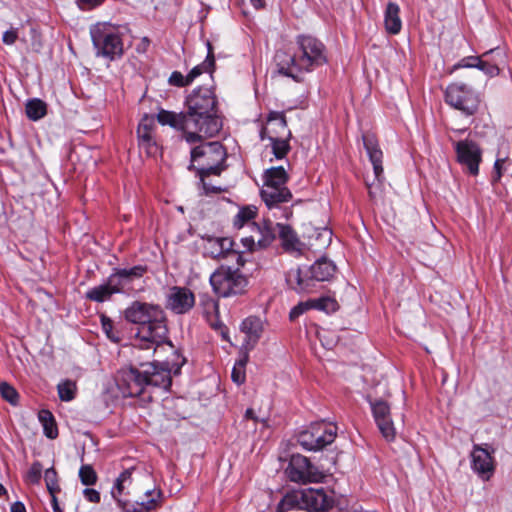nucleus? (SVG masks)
<instances>
[{
	"instance_id": "f257e3e1",
	"label": "nucleus",
	"mask_w": 512,
	"mask_h": 512,
	"mask_svg": "<svg viewBox=\"0 0 512 512\" xmlns=\"http://www.w3.org/2000/svg\"><path fill=\"white\" fill-rule=\"evenodd\" d=\"M275 62L281 75L302 82L305 74L327 64V49L318 38L301 34L295 38L293 52L277 51Z\"/></svg>"
},
{
	"instance_id": "f03ea898",
	"label": "nucleus",
	"mask_w": 512,
	"mask_h": 512,
	"mask_svg": "<svg viewBox=\"0 0 512 512\" xmlns=\"http://www.w3.org/2000/svg\"><path fill=\"white\" fill-rule=\"evenodd\" d=\"M125 319L138 325L136 339L139 349H153L162 344L173 347L168 337L167 318L157 304L133 301L124 311Z\"/></svg>"
},
{
	"instance_id": "7ed1b4c3",
	"label": "nucleus",
	"mask_w": 512,
	"mask_h": 512,
	"mask_svg": "<svg viewBox=\"0 0 512 512\" xmlns=\"http://www.w3.org/2000/svg\"><path fill=\"white\" fill-rule=\"evenodd\" d=\"M185 108L189 125L198 133L200 141L204 137H213L222 129L218 100L210 87H197L185 99Z\"/></svg>"
},
{
	"instance_id": "20e7f679",
	"label": "nucleus",
	"mask_w": 512,
	"mask_h": 512,
	"mask_svg": "<svg viewBox=\"0 0 512 512\" xmlns=\"http://www.w3.org/2000/svg\"><path fill=\"white\" fill-rule=\"evenodd\" d=\"M263 186L260 190V196L266 207L270 211H275L273 216L276 218L289 219L292 214V208L283 206L290 202L293 195L286 186L289 175L283 166L271 167L264 171L262 175Z\"/></svg>"
},
{
	"instance_id": "39448f33",
	"label": "nucleus",
	"mask_w": 512,
	"mask_h": 512,
	"mask_svg": "<svg viewBox=\"0 0 512 512\" xmlns=\"http://www.w3.org/2000/svg\"><path fill=\"white\" fill-rule=\"evenodd\" d=\"M141 474L138 466L125 468L116 478L111 489V496L117 502L122 512H153L162 506V491L160 489H148L144 492L148 498L146 501L131 502L125 499L129 495V488L133 482V475Z\"/></svg>"
},
{
	"instance_id": "423d86ee",
	"label": "nucleus",
	"mask_w": 512,
	"mask_h": 512,
	"mask_svg": "<svg viewBox=\"0 0 512 512\" xmlns=\"http://www.w3.org/2000/svg\"><path fill=\"white\" fill-rule=\"evenodd\" d=\"M226 148L218 141L205 142L191 150L189 170H195L198 177L220 176L227 168Z\"/></svg>"
},
{
	"instance_id": "0eeeda50",
	"label": "nucleus",
	"mask_w": 512,
	"mask_h": 512,
	"mask_svg": "<svg viewBox=\"0 0 512 512\" xmlns=\"http://www.w3.org/2000/svg\"><path fill=\"white\" fill-rule=\"evenodd\" d=\"M96 56L113 61L124 53L122 34L118 26L109 22H98L90 28Z\"/></svg>"
},
{
	"instance_id": "6e6552de",
	"label": "nucleus",
	"mask_w": 512,
	"mask_h": 512,
	"mask_svg": "<svg viewBox=\"0 0 512 512\" xmlns=\"http://www.w3.org/2000/svg\"><path fill=\"white\" fill-rule=\"evenodd\" d=\"M335 264L325 258L317 260L305 272L300 268L291 269L287 273L288 284L297 292H311L315 282L328 281L335 273Z\"/></svg>"
},
{
	"instance_id": "1a4fd4ad",
	"label": "nucleus",
	"mask_w": 512,
	"mask_h": 512,
	"mask_svg": "<svg viewBox=\"0 0 512 512\" xmlns=\"http://www.w3.org/2000/svg\"><path fill=\"white\" fill-rule=\"evenodd\" d=\"M290 137L291 131L288 129L284 113L270 112L266 126L260 131V138L271 142L272 153L277 159H283L290 151Z\"/></svg>"
},
{
	"instance_id": "9d476101",
	"label": "nucleus",
	"mask_w": 512,
	"mask_h": 512,
	"mask_svg": "<svg viewBox=\"0 0 512 512\" xmlns=\"http://www.w3.org/2000/svg\"><path fill=\"white\" fill-rule=\"evenodd\" d=\"M174 356L176 359L172 363L168 361L139 363V367L144 369L147 387L161 388L164 391H169L172 385V374L175 376L179 375L182 366L186 363V358L178 351L174 352Z\"/></svg>"
},
{
	"instance_id": "9b49d317",
	"label": "nucleus",
	"mask_w": 512,
	"mask_h": 512,
	"mask_svg": "<svg viewBox=\"0 0 512 512\" xmlns=\"http://www.w3.org/2000/svg\"><path fill=\"white\" fill-rule=\"evenodd\" d=\"M447 105L458 110L464 116H474L480 107V94L471 85L463 82L450 83L444 91Z\"/></svg>"
},
{
	"instance_id": "f8f14e48",
	"label": "nucleus",
	"mask_w": 512,
	"mask_h": 512,
	"mask_svg": "<svg viewBox=\"0 0 512 512\" xmlns=\"http://www.w3.org/2000/svg\"><path fill=\"white\" fill-rule=\"evenodd\" d=\"M210 284L219 297H230L242 294L248 281L238 269L220 266L211 274Z\"/></svg>"
},
{
	"instance_id": "ddd939ff",
	"label": "nucleus",
	"mask_w": 512,
	"mask_h": 512,
	"mask_svg": "<svg viewBox=\"0 0 512 512\" xmlns=\"http://www.w3.org/2000/svg\"><path fill=\"white\" fill-rule=\"evenodd\" d=\"M337 435V427L325 422L312 423L299 432L297 442L308 451H318L331 444Z\"/></svg>"
},
{
	"instance_id": "4468645a",
	"label": "nucleus",
	"mask_w": 512,
	"mask_h": 512,
	"mask_svg": "<svg viewBox=\"0 0 512 512\" xmlns=\"http://www.w3.org/2000/svg\"><path fill=\"white\" fill-rule=\"evenodd\" d=\"M117 387L123 397L141 396L148 388L144 369L133 365L121 369L117 376Z\"/></svg>"
},
{
	"instance_id": "2eb2a0df",
	"label": "nucleus",
	"mask_w": 512,
	"mask_h": 512,
	"mask_svg": "<svg viewBox=\"0 0 512 512\" xmlns=\"http://www.w3.org/2000/svg\"><path fill=\"white\" fill-rule=\"evenodd\" d=\"M285 472L290 481L296 483L320 482L324 478V474L307 457L300 454L291 456Z\"/></svg>"
},
{
	"instance_id": "dca6fc26",
	"label": "nucleus",
	"mask_w": 512,
	"mask_h": 512,
	"mask_svg": "<svg viewBox=\"0 0 512 512\" xmlns=\"http://www.w3.org/2000/svg\"><path fill=\"white\" fill-rule=\"evenodd\" d=\"M457 162L464 167L465 171L472 175L479 174V165L482 162V149L472 139H464L453 142Z\"/></svg>"
},
{
	"instance_id": "f3484780",
	"label": "nucleus",
	"mask_w": 512,
	"mask_h": 512,
	"mask_svg": "<svg viewBox=\"0 0 512 512\" xmlns=\"http://www.w3.org/2000/svg\"><path fill=\"white\" fill-rule=\"evenodd\" d=\"M495 449L490 444H474L470 457L471 469L483 481H489L495 473Z\"/></svg>"
},
{
	"instance_id": "a211bd4d",
	"label": "nucleus",
	"mask_w": 512,
	"mask_h": 512,
	"mask_svg": "<svg viewBox=\"0 0 512 512\" xmlns=\"http://www.w3.org/2000/svg\"><path fill=\"white\" fill-rule=\"evenodd\" d=\"M185 112H174L160 109L156 114V119L162 126H170L171 128L181 131L182 137L189 144L200 142L198 133L189 125V118Z\"/></svg>"
},
{
	"instance_id": "6ab92c4d",
	"label": "nucleus",
	"mask_w": 512,
	"mask_h": 512,
	"mask_svg": "<svg viewBox=\"0 0 512 512\" xmlns=\"http://www.w3.org/2000/svg\"><path fill=\"white\" fill-rule=\"evenodd\" d=\"M333 492L324 488H306L300 490L302 509L314 512L328 511L334 506Z\"/></svg>"
},
{
	"instance_id": "aec40b11",
	"label": "nucleus",
	"mask_w": 512,
	"mask_h": 512,
	"mask_svg": "<svg viewBox=\"0 0 512 512\" xmlns=\"http://www.w3.org/2000/svg\"><path fill=\"white\" fill-rule=\"evenodd\" d=\"M374 420L382 436L389 442L396 437V429L391 418L390 406L384 400L370 401Z\"/></svg>"
},
{
	"instance_id": "412c9836",
	"label": "nucleus",
	"mask_w": 512,
	"mask_h": 512,
	"mask_svg": "<svg viewBox=\"0 0 512 512\" xmlns=\"http://www.w3.org/2000/svg\"><path fill=\"white\" fill-rule=\"evenodd\" d=\"M195 305L193 292L186 287L173 286L167 296L166 307L176 314L188 313Z\"/></svg>"
},
{
	"instance_id": "4be33fe9",
	"label": "nucleus",
	"mask_w": 512,
	"mask_h": 512,
	"mask_svg": "<svg viewBox=\"0 0 512 512\" xmlns=\"http://www.w3.org/2000/svg\"><path fill=\"white\" fill-rule=\"evenodd\" d=\"M155 123L153 118L145 115L137 127V139L140 149L145 150L147 155H155L158 145L154 135Z\"/></svg>"
},
{
	"instance_id": "5701e85b",
	"label": "nucleus",
	"mask_w": 512,
	"mask_h": 512,
	"mask_svg": "<svg viewBox=\"0 0 512 512\" xmlns=\"http://www.w3.org/2000/svg\"><path fill=\"white\" fill-rule=\"evenodd\" d=\"M363 144L369 160L373 166L375 178L380 181L383 176V152L380 149L379 142L375 134L366 133L362 136Z\"/></svg>"
},
{
	"instance_id": "b1692460",
	"label": "nucleus",
	"mask_w": 512,
	"mask_h": 512,
	"mask_svg": "<svg viewBox=\"0 0 512 512\" xmlns=\"http://www.w3.org/2000/svg\"><path fill=\"white\" fill-rule=\"evenodd\" d=\"M203 254L212 259L225 258L229 254H237L233 251V240L228 237L208 236L205 238Z\"/></svg>"
},
{
	"instance_id": "393cba45",
	"label": "nucleus",
	"mask_w": 512,
	"mask_h": 512,
	"mask_svg": "<svg viewBox=\"0 0 512 512\" xmlns=\"http://www.w3.org/2000/svg\"><path fill=\"white\" fill-rule=\"evenodd\" d=\"M240 329L246 335L245 348L252 349L260 339L263 330L262 321L259 317L249 316L242 321Z\"/></svg>"
},
{
	"instance_id": "a878e982",
	"label": "nucleus",
	"mask_w": 512,
	"mask_h": 512,
	"mask_svg": "<svg viewBox=\"0 0 512 512\" xmlns=\"http://www.w3.org/2000/svg\"><path fill=\"white\" fill-rule=\"evenodd\" d=\"M384 25L388 34L397 35L402 29L400 7L397 3L389 2L384 12Z\"/></svg>"
},
{
	"instance_id": "bb28decb",
	"label": "nucleus",
	"mask_w": 512,
	"mask_h": 512,
	"mask_svg": "<svg viewBox=\"0 0 512 512\" xmlns=\"http://www.w3.org/2000/svg\"><path fill=\"white\" fill-rule=\"evenodd\" d=\"M254 233L257 236L258 248H266L276 239L277 227L276 223L264 221L262 225L253 222Z\"/></svg>"
},
{
	"instance_id": "cd10ccee",
	"label": "nucleus",
	"mask_w": 512,
	"mask_h": 512,
	"mask_svg": "<svg viewBox=\"0 0 512 512\" xmlns=\"http://www.w3.org/2000/svg\"><path fill=\"white\" fill-rule=\"evenodd\" d=\"M277 234L281 240L282 246L286 251H294L298 249L300 241L296 232L291 226L276 223Z\"/></svg>"
},
{
	"instance_id": "c85d7f7f",
	"label": "nucleus",
	"mask_w": 512,
	"mask_h": 512,
	"mask_svg": "<svg viewBox=\"0 0 512 512\" xmlns=\"http://www.w3.org/2000/svg\"><path fill=\"white\" fill-rule=\"evenodd\" d=\"M25 113L29 120L38 121L47 115V104L39 98L29 99L25 105Z\"/></svg>"
},
{
	"instance_id": "c756f323",
	"label": "nucleus",
	"mask_w": 512,
	"mask_h": 512,
	"mask_svg": "<svg viewBox=\"0 0 512 512\" xmlns=\"http://www.w3.org/2000/svg\"><path fill=\"white\" fill-rule=\"evenodd\" d=\"M148 271L147 265H135L131 268H119V276L121 277L122 284L125 292L127 287L135 280L142 278Z\"/></svg>"
},
{
	"instance_id": "7c9ffc66",
	"label": "nucleus",
	"mask_w": 512,
	"mask_h": 512,
	"mask_svg": "<svg viewBox=\"0 0 512 512\" xmlns=\"http://www.w3.org/2000/svg\"><path fill=\"white\" fill-rule=\"evenodd\" d=\"M39 421L43 426L44 435L49 439L58 437V427L54 415L49 410H41L38 414Z\"/></svg>"
},
{
	"instance_id": "2f4dec72",
	"label": "nucleus",
	"mask_w": 512,
	"mask_h": 512,
	"mask_svg": "<svg viewBox=\"0 0 512 512\" xmlns=\"http://www.w3.org/2000/svg\"><path fill=\"white\" fill-rule=\"evenodd\" d=\"M300 490L292 491L287 493L282 500L279 502L277 510L278 512H290L293 510H303L302 500H300Z\"/></svg>"
},
{
	"instance_id": "473e14b6",
	"label": "nucleus",
	"mask_w": 512,
	"mask_h": 512,
	"mask_svg": "<svg viewBox=\"0 0 512 512\" xmlns=\"http://www.w3.org/2000/svg\"><path fill=\"white\" fill-rule=\"evenodd\" d=\"M257 215V208L255 206H244L239 209L233 219V226L237 229L242 228L244 225L251 222Z\"/></svg>"
},
{
	"instance_id": "72a5a7b5",
	"label": "nucleus",
	"mask_w": 512,
	"mask_h": 512,
	"mask_svg": "<svg viewBox=\"0 0 512 512\" xmlns=\"http://www.w3.org/2000/svg\"><path fill=\"white\" fill-rule=\"evenodd\" d=\"M112 295L114 294L112 293L108 285L104 283L89 289L86 292L85 297L90 301L102 303L104 301L109 300L112 297Z\"/></svg>"
},
{
	"instance_id": "f704fd0d",
	"label": "nucleus",
	"mask_w": 512,
	"mask_h": 512,
	"mask_svg": "<svg viewBox=\"0 0 512 512\" xmlns=\"http://www.w3.org/2000/svg\"><path fill=\"white\" fill-rule=\"evenodd\" d=\"M310 300L312 302V309H317L329 313L335 312L339 308L337 301L331 297H320Z\"/></svg>"
},
{
	"instance_id": "c9c22d12",
	"label": "nucleus",
	"mask_w": 512,
	"mask_h": 512,
	"mask_svg": "<svg viewBox=\"0 0 512 512\" xmlns=\"http://www.w3.org/2000/svg\"><path fill=\"white\" fill-rule=\"evenodd\" d=\"M214 69L215 64L212 62L210 55L206 56L205 60L201 64L193 67L187 75L192 83L194 79H196L203 73H213Z\"/></svg>"
},
{
	"instance_id": "e433bc0d",
	"label": "nucleus",
	"mask_w": 512,
	"mask_h": 512,
	"mask_svg": "<svg viewBox=\"0 0 512 512\" xmlns=\"http://www.w3.org/2000/svg\"><path fill=\"white\" fill-rule=\"evenodd\" d=\"M100 322L102 326L103 332L106 334L107 338L111 341L118 343L121 341L120 332L114 329L113 321L106 316L105 314L100 315Z\"/></svg>"
},
{
	"instance_id": "4c0bfd02",
	"label": "nucleus",
	"mask_w": 512,
	"mask_h": 512,
	"mask_svg": "<svg viewBox=\"0 0 512 512\" xmlns=\"http://www.w3.org/2000/svg\"><path fill=\"white\" fill-rule=\"evenodd\" d=\"M0 394L1 397L13 406L19 404L20 395L17 390L7 382L0 383Z\"/></svg>"
},
{
	"instance_id": "58836bf2",
	"label": "nucleus",
	"mask_w": 512,
	"mask_h": 512,
	"mask_svg": "<svg viewBox=\"0 0 512 512\" xmlns=\"http://www.w3.org/2000/svg\"><path fill=\"white\" fill-rule=\"evenodd\" d=\"M58 395L60 400L69 402L75 398L76 385L70 380H66L58 385Z\"/></svg>"
},
{
	"instance_id": "ea45409f",
	"label": "nucleus",
	"mask_w": 512,
	"mask_h": 512,
	"mask_svg": "<svg viewBox=\"0 0 512 512\" xmlns=\"http://www.w3.org/2000/svg\"><path fill=\"white\" fill-rule=\"evenodd\" d=\"M44 480L46 484V488L49 494L59 493L60 486L58 483V474L54 467H50L46 469L44 473Z\"/></svg>"
},
{
	"instance_id": "a19ab883",
	"label": "nucleus",
	"mask_w": 512,
	"mask_h": 512,
	"mask_svg": "<svg viewBox=\"0 0 512 512\" xmlns=\"http://www.w3.org/2000/svg\"><path fill=\"white\" fill-rule=\"evenodd\" d=\"M79 478L81 483L85 486H92L98 480L97 473L91 465H82L80 467Z\"/></svg>"
},
{
	"instance_id": "79ce46f5",
	"label": "nucleus",
	"mask_w": 512,
	"mask_h": 512,
	"mask_svg": "<svg viewBox=\"0 0 512 512\" xmlns=\"http://www.w3.org/2000/svg\"><path fill=\"white\" fill-rule=\"evenodd\" d=\"M106 284L113 294L125 293L121 277L119 276V268H114L108 276Z\"/></svg>"
},
{
	"instance_id": "37998d69",
	"label": "nucleus",
	"mask_w": 512,
	"mask_h": 512,
	"mask_svg": "<svg viewBox=\"0 0 512 512\" xmlns=\"http://www.w3.org/2000/svg\"><path fill=\"white\" fill-rule=\"evenodd\" d=\"M42 464L39 461H35L32 463L31 467L29 468L28 472L26 473L25 480L26 482L37 485L41 481L42 477Z\"/></svg>"
},
{
	"instance_id": "c03bdc74",
	"label": "nucleus",
	"mask_w": 512,
	"mask_h": 512,
	"mask_svg": "<svg viewBox=\"0 0 512 512\" xmlns=\"http://www.w3.org/2000/svg\"><path fill=\"white\" fill-rule=\"evenodd\" d=\"M480 63V57L479 56H466L459 60L457 63H455L449 73L452 74L453 72L457 71L461 68H477L478 64Z\"/></svg>"
},
{
	"instance_id": "a18cd8bd",
	"label": "nucleus",
	"mask_w": 512,
	"mask_h": 512,
	"mask_svg": "<svg viewBox=\"0 0 512 512\" xmlns=\"http://www.w3.org/2000/svg\"><path fill=\"white\" fill-rule=\"evenodd\" d=\"M169 84L176 87H186L191 84V81L188 75L184 76L179 71H174L171 73L169 80Z\"/></svg>"
},
{
	"instance_id": "49530a36",
	"label": "nucleus",
	"mask_w": 512,
	"mask_h": 512,
	"mask_svg": "<svg viewBox=\"0 0 512 512\" xmlns=\"http://www.w3.org/2000/svg\"><path fill=\"white\" fill-rule=\"evenodd\" d=\"M310 309H312V302L310 299L305 302H300L291 309V311L289 313V318L291 321H294L300 315H302L304 312H306Z\"/></svg>"
},
{
	"instance_id": "de8ad7c7",
	"label": "nucleus",
	"mask_w": 512,
	"mask_h": 512,
	"mask_svg": "<svg viewBox=\"0 0 512 512\" xmlns=\"http://www.w3.org/2000/svg\"><path fill=\"white\" fill-rule=\"evenodd\" d=\"M476 69L482 71L484 74L490 77L497 76L500 72V69L498 68L497 65L484 61L481 58L480 63L478 64Z\"/></svg>"
},
{
	"instance_id": "09e8293b",
	"label": "nucleus",
	"mask_w": 512,
	"mask_h": 512,
	"mask_svg": "<svg viewBox=\"0 0 512 512\" xmlns=\"http://www.w3.org/2000/svg\"><path fill=\"white\" fill-rule=\"evenodd\" d=\"M231 378L233 382H235L238 385H241L245 382L246 374L245 369L242 368L241 365H234L232 372H231Z\"/></svg>"
},
{
	"instance_id": "8fccbe9b",
	"label": "nucleus",
	"mask_w": 512,
	"mask_h": 512,
	"mask_svg": "<svg viewBox=\"0 0 512 512\" xmlns=\"http://www.w3.org/2000/svg\"><path fill=\"white\" fill-rule=\"evenodd\" d=\"M206 178L207 177H199L200 179V183L202 185V188H203V191H204V194L205 195H211V194H220L221 192L224 191V189H222L221 187L219 186H214L208 182H206Z\"/></svg>"
},
{
	"instance_id": "3c124183",
	"label": "nucleus",
	"mask_w": 512,
	"mask_h": 512,
	"mask_svg": "<svg viewBox=\"0 0 512 512\" xmlns=\"http://www.w3.org/2000/svg\"><path fill=\"white\" fill-rule=\"evenodd\" d=\"M18 39V29L11 28L4 32L2 41L6 45H13Z\"/></svg>"
},
{
	"instance_id": "603ef678",
	"label": "nucleus",
	"mask_w": 512,
	"mask_h": 512,
	"mask_svg": "<svg viewBox=\"0 0 512 512\" xmlns=\"http://www.w3.org/2000/svg\"><path fill=\"white\" fill-rule=\"evenodd\" d=\"M84 498L91 503H99L101 500L100 493L93 488H85L83 490Z\"/></svg>"
},
{
	"instance_id": "864d4df0",
	"label": "nucleus",
	"mask_w": 512,
	"mask_h": 512,
	"mask_svg": "<svg viewBox=\"0 0 512 512\" xmlns=\"http://www.w3.org/2000/svg\"><path fill=\"white\" fill-rule=\"evenodd\" d=\"M81 10H91L100 6L104 0H76Z\"/></svg>"
},
{
	"instance_id": "5fc2aeb1",
	"label": "nucleus",
	"mask_w": 512,
	"mask_h": 512,
	"mask_svg": "<svg viewBox=\"0 0 512 512\" xmlns=\"http://www.w3.org/2000/svg\"><path fill=\"white\" fill-rule=\"evenodd\" d=\"M243 245L250 251H253L257 246V236L254 234L242 238Z\"/></svg>"
},
{
	"instance_id": "6e6d98bb",
	"label": "nucleus",
	"mask_w": 512,
	"mask_h": 512,
	"mask_svg": "<svg viewBox=\"0 0 512 512\" xmlns=\"http://www.w3.org/2000/svg\"><path fill=\"white\" fill-rule=\"evenodd\" d=\"M506 159H497L494 163V170L496 173V180H499L502 176V169Z\"/></svg>"
},
{
	"instance_id": "4d7b16f0",
	"label": "nucleus",
	"mask_w": 512,
	"mask_h": 512,
	"mask_svg": "<svg viewBox=\"0 0 512 512\" xmlns=\"http://www.w3.org/2000/svg\"><path fill=\"white\" fill-rule=\"evenodd\" d=\"M56 495H57V493L50 494L52 509L54 512H63V510L61 509V507L58 503Z\"/></svg>"
},
{
	"instance_id": "13d9d810",
	"label": "nucleus",
	"mask_w": 512,
	"mask_h": 512,
	"mask_svg": "<svg viewBox=\"0 0 512 512\" xmlns=\"http://www.w3.org/2000/svg\"><path fill=\"white\" fill-rule=\"evenodd\" d=\"M11 512H26V507L22 502L16 501L11 505Z\"/></svg>"
},
{
	"instance_id": "bf43d9fd",
	"label": "nucleus",
	"mask_w": 512,
	"mask_h": 512,
	"mask_svg": "<svg viewBox=\"0 0 512 512\" xmlns=\"http://www.w3.org/2000/svg\"><path fill=\"white\" fill-rule=\"evenodd\" d=\"M150 45V40L147 37L142 38L141 43L137 47L138 52H145Z\"/></svg>"
},
{
	"instance_id": "052dcab7",
	"label": "nucleus",
	"mask_w": 512,
	"mask_h": 512,
	"mask_svg": "<svg viewBox=\"0 0 512 512\" xmlns=\"http://www.w3.org/2000/svg\"><path fill=\"white\" fill-rule=\"evenodd\" d=\"M248 349H250V348H249V347H247V348H246V350H248ZM248 360H249V355H248V352H247V351H245V352L243 353L242 357H241V358H240V359L235 363V365H241V366H242V368H244V369H245V367H246V364H247Z\"/></svg>"
},
{
	"instance_id": "680f3d73",
	"label": "nucleus",
	"mask_w": 512,
	"mask_h": 512,
	"mask_svg": "<svg viewBox=\"0 0 512 512\" xmlns=\"http://www.w3.org/2000/svg\"><path fill=\"white\" fill-rule=\"evenodd\" d=\"M250 3L257 10L265 7V0H250Z\"/></svg>"
},
{
	"instance_id": "e2e57ef3",
	"label": "nucleus",
	"mask_w": 512,
	"mask_h": 512,
	"mask_svg": "<svg viewBox=\"0 0 512 512\" xmlns=\"http://www.w3.org/2000/svg\"><path fill=\"white\" fill-rule=\"evenodd\" d=\"M206 46H207V56L211 55V60L215 64L214 51H213V46H212L211 42L207 41Z\"/></svg>"
},
{
	"instance_id": "0e129e2a",
	"label": "nucleus",
	"mask_w": 512,
	"mask_h": 512,
	"mask_svg": "<svg viewBox=\"0 0 512 512\" xmlns=\"http://www.w3.org/2000/svg\"><path fill=\"white\" fill-rule=\"evenodd\" d=\"M245 418H247V419H252V420H254L255 422H257V421H258V418L256 417V415H255V413H254V410H253V409H251V408H249V409H247V410H246V412H245Z\"/></svg>"
},
{
	"instance_id": "69168bd1",
	"label": "nucleus",
	"mask_w": 512,
	"mask_h": 512,
	"mask_svg": "<svg viewBox=\"0 0 512 512\" xmlns=\"http://www.w3.org/2000/svg\"><path fill=\"white\" fill-rule=\"evenodd\" d=\"M219 328H220V333H221L223 339H225V340L228 339V328L223 325H220Z\"/></svg>"
},
{
	"instance_id": "338daca9",
	"label": "nucleus",
	"mask_w": 512,
	"mask_h": 512,
	"mask_svg": "<svg viewBox=\"0 0 512 512\" xmlns=\"http://www.w3.org/2000/svg\"><path fill=\"white\" fill-rule=\"evenodd\" d=\"M7 494L6 488L0 483V497Z\"/></svg>"
},
{
	"instance_id": "774afa93",
	"label": "nucleus",
	"mask_w": 512,
	"mask_h": 512,
	"mask_svg": "<svg viewBox=\"0 0 512 512\" xmlns=\"http://www.w3.org/2000/svg\"><path fill=\"white\" fill-rule=\"evenodd\" d=\"M478 77H479V74H478V73H472V74L470 75V79H472V80H476V78H478Z\"/></svg>"
}]
</instances>
